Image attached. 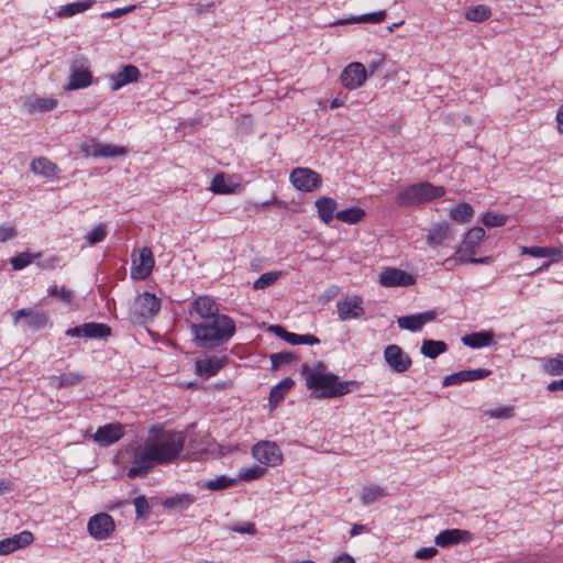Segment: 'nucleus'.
<instances>
[{
	"instance_id": "69168bd1",
	"label": "nucleus",
	"mask_w": 563,
	"mask_h": 563,
	"mask_svg": "<svg viewBox=\"0 0 563 563\" xmlns=\"http://www.w3.org/2000/svg\"><path fill=\"white\" fill-rule=\"evenodd\" d=\"M550 257L552 262H560L562 260V251L558 247H545L544 258Z\"/></svg>"
},
{
	"instance_id": "e433bc0d",
	"label": "nucleus",
	"mask_w": 563,
	"mask_h": 563,
	"mask_svg": "<svg viewBox=\"0 0 563 563\" xmlns=\"http://www.w3.org/2000/svg\"><path fill=\"white\" fill-rule=\"evenodd\" d=\"M365 211L360 207H351L335 213V218L344 223L356 224L365 217Z\"/></svg>"
},
{
	"instance_id": "393cba45",
	"label": "nucleus",
	"mask_w": 563,
	"mask_h": 563,
	"mask_svg": "<svg viewBox=\"0 0 563 563\" xmlns=\"http://www.w3.org/2000/svg\"><path fill=\"white\" fill-rule=\"evenodd\" d=\"M453 238L451 225L448 222L433 224L427 234V243L432 247L440 246Z\"/></svg>"
},
{
	"instance_id": "5fc2aeb1",
	"label": "nucleus",
	"mask_w": 563,
	"mask_h": 563,
	"mask_svg": "<svg viewBox=\"0 0 563 563\" xmlns=\"http://www.w3.org/2000/svg\"><path fill=\"white\" fill-rule=\"evenodd\" d=\"M49 294L52 296L60 298L65 302H70L73 298L71 290L67 289L65 286H54L49 288Z\"/></svg>"
},
{
	"instance_id": "6ab92c4d",
	"label": "nucleus",
	"mask_w": 563,
	"mask_h": 563,
	"mask_svg": "<svg viewBox=\"0 0 563 563\" xmlns=\"http://www.w3.org/2000/svg\"><path fill=\"white\" fill-rule=\"evenodd\" d=\"M490 374H492V372L487 368L464 369V371L453 373L451 375L445 376L442 380V385L444 387L460 385L464 382H474V380L486 378Z\"/></svg>"
},
{
	"instance_id": "e2e57ef3",
	"label": "nucleus",
	"mask_w": 563,
	"mask_h": 563,
	"mask_svg": "<svg viewBox=\"0 0 563 563\" xmlns=\"http://www.w3.org/2000/svg\"><path fill=\"white\" fill-rule=\"evenodd\" d=\"M135 9V5H128L124 8H118L113 11L104 12L102 14L103 18H120L126 13L132 12Z\"/></svg>"
},
{
	"instance_id": "4468645a",
	"label": "nucleus",
	"mask_w": 563,
	"mask_h": 563,
	"mask_svg": "<svg viewBox=\"0 0 563 563\" xmlns=\"http://www.w3.org/2000/svg\"><path fill=\"white\" fill-rule=\"evenodd\" d=\"M339 319L342 321L360 319L365 310L360 296H345L336 301Z\"/></svg>"
},
{
	"instance_id": "a19ab883",
	"label": "nucleus",
	"mask_w": 563,
	"mask_h": 563,
	"mask_svg": "<svg viewBox=\"0 0 563 563\" xmlns=\"http://www.w3.org/2000/svg\"><path fill=\"white\" fill-rule=\"evenodd\" d=\"M41 257V253H29L23 252L10 260L12 268L14 271H21L29 266L35 258Z\"/></svg>"
},
{
	"instance_id": "79ce46f5",
	"label": "nucleus",
	"mask_w": 563,
	"mask_h": 563,
	"mask_svg": "<svg viewBox=\"0 0 563 563\" xmlns=\"http://www.w3.org/2000/svg\"><path fill=\"white\" fill-rule=\"evenodd\" d=\"M56 104L57 101L54 98L36 97L29 102V108L31 111L46 112L53 110Z\"/></svg>"
},
{
	"instance_id": "72a5a7b5",
	"label": "nucleus",
	"mask_w": 563,
	"mask_h": 563,
	"mask_svg": "<svg viewBox=\"0 0 563 563\" xmlns=\"http://www.w3.org/2000/svg\"><path fill=\"white\" fill-rule=\"evenodd\" d=\"M31 169L33 173L44 177H54L57 174L58 167L46 157H37L32 161Z\"/></svg>"
},
{
	"instance_id": "c9c22d12",
	"label": "nucleus",
	"mask_w": 563,
	"mask_h": 563,
	"mask_svg": "<svg viewBox=\"0 0 563 563\" xmlns=\"http://www.w3.org/2000/svg\"><path fill=\"white\" fill-rule=\"evenodd\" d=\"M448 350L444 341L438 340H423L421 345V353L429 358H435Z\"/></svg>"
},
{
	"instance_id": "f257e3e1",
	"label": "nucleus",
	"mask_w": 563,
	"mask_h": 563,
	"mask_svg": "<svg viewBox=\"0 0 563 563\" xmlns=\"http://www.w3.org/2000/svg\"><path fill=\"white\" fill-rule=\"evenodd\" d=\"M186 442L183 432L163 430L151 435L132 456V466L128 477L134 479L147 475L155 465L168 464L181 453Z\"/></svg>"
},
{
	"instance_id": "4c0bfd02",
	"label": "nucleus",
	"mask_w": 563,
	"mask_h": 563,
	"mask_svg": "<svg viewBox=\"0 0 563 563\" xmlns=\"http://www.w3.org/2000/svg\"><path fill=\"white\" fill-rule=\"evenodd\" d=\"M385 18H386V12L384 10H382L378 12L366 13V14H362L358 16H354L349 20H339V21H335L333 24L339 25V24H345L349 22L377 24V23H382L385 20Z\"/></svg>"
},
{
	"instance_id": "6e6d98bb",
	"label": "nucleus",
	"mask_w": 563,
	"mask_h": 563,
	"mask_svg": "<svg viewBox=\"0 0 563 563\" xmlns=\"http://www.w3.org/2000/svg\"><path fill=\"white\" fill-rule=\"evenodd\" d=\"M20 549L13 537L0 541V555H7Z\"/></svg>"
},
{
	"instance_id": "412c9836",
	"label": "nucleus",
	"mask_w": 563,
	"mask_h": 563,
	"mask_svg": "<svg viewBox=\"0 0 563 563\" xmlns=\"http://www.w3.org/2000/svg\"><path fill=\"white\" fill-rule=\"evenodd\" d=\"M472 540V533L462 529H446L438 533L434 543L441 548H448L459 543H466Z\"/></svg>"
},
{
	"instance_id": "6e6552de",
	"label": "nucleus",
	"mask_w": 563,
	"mask_h": 563,
	"mask_svg": "<svg viewBox=\"0 0 563 563\" xmlns=\"http://www.w3.org/2000/svg\"><path fill=\"white\" fill-rule=\"evenodd\" d=\"M80 152L86 157L91 156L95 158H113L124 155L126 153V148L119 145L101 143L95 139H91L80 145Z\"/></svg>"
},
{
	"instance_id": "0eeeda50",
	"label": "nucleus",
	"mask_w": 563,
	"mask_h": 563,
	"mask_svg": "<svg viewBox=\"0 0 563 563\" xmlns=\"http://www.w3.org/2000/svg\"><path fill=\"white\" fill-rule=\"evenodd\" d=\"M220 314L219 305L209 296H199L189 303V323L205 322Z\"/></svg>"
},
{
	"instance_id": "39448f33",
	"label": "nucleus",
	"mask_w": 563,
	"mask_h": 563,
	"mask_svg": "<svg viewBox=\"0 0 563 563\" xmlns=\"http://www.w3.org/2000/svg\"><path fill=\"white\" fill-rule=\"evenodd\" d=\"M91 79L89 59L84 56L76 57L70 64L69 80L66 88L68 90L86 88L91 84Z\"/></svg>"
},
{
	"instance_id": "bb28decb",
	"label": "nucleus",
	"mask_w": 563,
	"mask_h": 563,
	"mask_svg": "<svg viewBox=\"0 0 563 563\" xmlns=\"http://www.w3.org/2000/svg\"><path fill=\"white\" fill-rule=\"evenodd\" d=\"M462 343L471 349H482L495 344L492 331H478L462 336Z\"/></svg>"
},
{
	"instance_id": "58836bf2",
	"label": "nucleus",
	"mask_w": 563,
	"mask_h": 563,
	"mask_svg": "<svg viewBox=\"0 0 563 563\" xmlns=\"http://www.w3.org/2000/svg\"><path fill=\"white\" fill-rule=\"evenodd\" d=\"M474 209L470 203L461 202L450 210V216L453 220L460 223L467 222L472 219Z\"/></svg>"
},
{
	"instance_id": "603ef678",
	"label": "nucleus",
	"mask_w": 563,
	"mask_h": 563,
	"mask_svg": "<svg viewBox=\"0 0 563 563\" xmlns=\"http://www.w3.org/2000/svg\"><path fill=\"white\" fill-rule=\"evenodd\" d=\"M18 235V230L14 225L3 223L0 225V243H5L13 240Z\"/></svg>"
},
{
	"instance_id": "de8ad7c7",
	"label": "nucleus",
	"mask_w": 563,
	"mask_h": 563,
	"mask_svg": "<svg viewBox=\"0 0 563 563\" xmlns=\"http://www.w3.org/2000/svg\"><path fill=\"white\" fill-rule=\"evenodd\" d=\"M296 361V356L289 352H280L271 355L272 366L277 369L284 364H290Z\"/></svg>"
},
{
	"instance_id": "a211bd4d",
	"label": "nucleus",
	"mask_w": 563,
	"mask_h": 563,
	"mask_svg": "<svg viewBox=\"0 0 563 563\" xmlns=\"http://www.w3.org/2000/svg\"><path fill=\"white\" fill-rule=\"evenodd\" d=\"M437 316L438 313L435 310H429L417 314L402 316L397 319V324L400 329L416 332L421 330L426 323L433 321Z\"/></svg>"
},
{
	"instance_id": "f8f14e48",
	"label": "nucleus",
	"mask_w": 563,
	"mask_h": 563,
	"mask_svg": "<svg viewBox=\"0 0 563 563\" xmlns=\"http://www.w3.org/2000/svg\"><path fill=\"white\" fill-rule=\"evenodd\" d=\"M70 338L106 339L111 334V328L106 323L86 322L66 330Z\"/></svg>"
},
{
	"instance_id": "338daca9",
	"label": "nucleus",
	"mask_w": 563,
	"mask_h": 563,
	"mask_svg": "<svg viewBox=\"0 0 563 563\" xmlns=\"http://www.w3.org/2000/svg\"><path fill=\"white\" fill-rule=\"evenodd\" d=\"M12 488H13V483L10 479L0 478V495L11 492Z\"/></svg>"
},
{
	"instance_id": "4d7b16f0",
	"label": "nucleus",
	"mask_w": 563,
	"mask_h": 563,
	"mask_svg": "<svg viewBox=\"0 0 563 563\" xmlns=\"http://www.w3.org/2000/svg\"><path fill=\"white\" fill-rule=\"evenodd\" d=\"M190 5L195 7V11L197 15L201 16L206 12L213 10L214 1L213 0H200L196 3L190 2Z\"/></svg>"
},
{
	"instance_id": "cd10ccee",
	"label": "nucleus",
	"mask_w": 563,
	"mask_h": 563,
	"mask_svg": "<svg viewBox=\"0 0 563 563\" xmlns=\"http://www.w3.org/2000/svg\"><path fill=\"white\" fill-rule=\"evenodd\" d=\"M485 238V230L481 227L472 228L463 240V243L459 250L460 253L473 255L475 254L476 247L479 245L482 240Z\"/></svg>"
},
{
	"instance_id": "a878e982",
	"label": "nucleus",
	"mask_w": 563,
	"mask_h": 563,
	"mask_svg": "<svg viewBox=\"0 0 563 563\" xmlns=\"http://www.w3.org/2000/svg\"><path fill=\"white\" fill-rule=\"evenodd\" d=\"M20 318H25L24 324L34 330L44 328L48 320L45 312L33 311L31 309L16 310L13 314L14 323H18Z\"/></svg>"
},
{
	"instance_id": "ea45409f",
	"label": "nucleus",
	"mask_w": 563,
	"mask_h": 563,
	"mask_svg": "<svg viewBox=\"0 0 563 563\" xmlns=\"http://www.w3.org/2000/svg\"><path fill=\"white\" fill-rule=\"evenodd\" d=\"M492 15V10L489 7L485 4H478L470 8L465 12V19L471 22L481 23L489 19Z\"/></svg>"
},
{
	"instance_id": "7c9ffc66",
	"label": "nucleus",
	"mask_w": 563,
	"mask_h": 563,
	"mask_svg": "<svg viewBox=\"0 0 563 563\" xmlns=\"http://www.w3.org/2000/svg\"><path fill=\"white\" fill-rule=\"evenodd\" d=\"M540 363L544 374L550 376L563 375V353H559L555 356L542 357Z\"/></svg>"
},
{
	"instance_id": "20e7f679",
	"label": "nucleus",
	"mask_w": 563,
	"mask_h": 563,
	"mask_svg": "<svg viewBox=\"0 0 563 563\" xmlns=\"http://www.w3.org/2000/svg\"><path fill=\"white\" fill-rule=\"evenodd\" d=\"M445 195L442 186L429 181H420L402 188L396 197L397 206L401 208L417 207Z\"/></svg>"
},
{
	"instance_id": "2f4dec72",
	"label": "nucleus",
	"mask_w": 563,
	"mask_h": 563,
	"mask_svg": "<svg viewBox=\"0 0 563 563\" xmlns=\"http://www.w3.org/2000/svg\"><path fill=\"white\" fill-rule=\"evenodd\" d=\"M93 0H81L67 3L58 8L56 15L62 19L74 16L88 10L93 4Z\"/></svg>"
},
{
	"instance_id": "2eb2a0df",
	"label": "nucleus",
	"mask_w": 563,
	"mask_h": 563,
	"mask_svg": "<svg viewBox=\"0 0 563 563\" xmlns=\"http://www.w3.org/2000/svg\"><path fill=\"white\" fill-rule=\"evenodd\" d=\"M342 85L349 89L354 90L364 85L367 79V71L362 63H350L341 73L340 76Z\"/></svg>"
},
{
	"instance_id": "774afa93",
	"label": "nucleus",
	"mask_w": 563,
	"mask_h": 563,
	"mask_svg": "<svg viewBox=\"0 0 563 563\" xmlns=\"http://www.w3.org/2000/svg\"><path fill=\"white\" fill-rule=\"evenodd\" d=\"M547 389L551 393L563 391V379L551 382Z\"/></svg>"
},
{
	"instance_id": "f03ea898",
	"label": "nucleus",
	"mask_w": 563,
	"mask_h": 563,
	"mask_svg": "<svg viewBox=\"0 0 563 563\" xmlns=\"http://www.w3.org/2000/svg\"><path fill=\"white\" fill-rule=\"evenodd\" d=\"M189 328L195 344L202 349H214L228 343L236 330L234 320L224 313L216 314L205 322L192 321Z\"/></svg>"
},
{
	"instance_id": "a18cd8bd",
	"label": "nucleus",
	"mask_w": 563,
	"mask_h": 563,
	"mask_svg": "<svg viewBox=\"0 0 563 563\" xmlns=\"http://www.w3.org/2000/svg\"><path fill=\"white\" fill-rule=\"evenodd\" d=\"M266 473V470L258 465H252L247 468H244L240 472V479L250 482L254 479L262 478Z\"/></svg>"
},
{
	"instance_id": "09e8293b",
	"label": "nucleus",
	"mask_w": 563,
	"mask_h": 563,
	"mask_svg": "<svg viewBox=\"0 0 563 563\" xmlns=\"http://www.w3.org/2000/svg\"><path fill=\"white\" fill-rule=\"evenodd\" d=\"M85 378L84 375L77 373H64L57 377L58 387H68L78 384Z\"/></svg>"
},
{
	"instance_id": "37998d69",
	"label": "nucleus",
	"mask_w": 563,
	"mask_h": 563,
	"mask_svg": "<svg viewBox=\"0 0 563 563\" xmlns=\"http://www.w3.org/2000/svg\"><path fill=\"white\" fill-rule=\"evenodd\" d=\"M507 220V216L489 211L483 216L482 222L487 228H499L504 227Z\"/></svg>"
},
{
	"instance_id": "49530a36",
	"label": "nucleus",
	"mask_w": 563,
	"mask_h": 563,
	"mask_svg": "<svg viewBox=\"0 0 563 563\" xmlns=\"http://www.w3.org/2000/svg\"><path fill=\"white\" fill-rule=\"evenodd\" d=\"M107 236V227L106 224H99L89 231L86 235V241L89 245H96L102 242Z\"/></svg>"
},
{
	"instance_id": "ddd939ff",
	"label": "nucleus",
	"mask_w": 563,
	"mask_h": 563,
	"mask_svg": "<svg viewBox=\"0 0 563 563\" xmlns=\"http://www.w3.org/2000/svg\"><path fill=\"white\" fill-rule=\"evenodd\" d=\"M384 360L395 373H405L412 364L411 357L397 344H389L384 350Z\"/></svg>"
},
{
	"instance_id": "864d4df0",
	"label": "nucleus",
	"mask_w": 563,
	"mask_h": 563,
	"mask_svg": "<svg viewBox=\"0 0 563 563\" xmlns=\"http://www.w3.org/2000/svg\"><path fill=\"white\" fill-rule=\"evenodd\" d=\"M135 512L139 518L145 517L150 511V505L145 496H139L133 500Z\"/></svg>"
},
{
	"instance_id": "f3484780",
	"label": "nucleus",
	"mask_w": 563,
	"mask_h": 563,
	"mask_svg": "<svg viewBox=\"0 0 563 563\" xmlns=\"http://www.w3.org/2000/svg\"><path fill=\"white\" fill-rule=\"evenodd\" d=\"M132 277L135 279H146L154 268L153 252L150 247L144 246L140 250L139 256L132 260Z\"/></svg>"
},
{
	"instance_id": "aec40b11",
	"label": "nucleus",
	"mask_w": 563,
	"mask_h": 563,
	"mask_svg": "<svg viewBox=\"0 0 563 563\" xmlns=\"http://www.w3.org/2000/svg\"><path fill=\"white\" fill-rule=\"evenodd\" d=\"M124 435L121 423H108L99 427L93 433L92 439L101 446H108L119 441Z\"/></svg>"
},
{
	"instance_id": "0e129e2a",
	"label": "nucleus",
	"mask_w": 563,
	"mask_h": 563,
	"mask_svg": "<svg viewBox=\"0 0 563 563\" xmlns=\"http://www.w3.org/2000/svg\"><path fill=\"white\" fill-rule=\"evenodd\" d=\"M438 550L433 547L422 548L416 552V558L420 560H429L437 555Z\"/></svg>"
},
{
	"instance_id": "c85d7f7f",
	"label": "nucleus",
	"mask_w": 563,
	"mask_h": 563,
	"mask_svg": "<svg viewBox=\"0 0 563 563\" xmlns=\"http://www.w3.org/2000/svg\"><path fill=\"white\" fill-rule=\"evenodd\" d=\"M387 493L384 487L377 484H367L362 487L360 500L363 506H369L384 497Z\"/></svg>"
},
{
	"instance_id": "473e14b6",
	"label": "nucleus",
	"mask_w": 563,
	"mask_h": 563,
	"mask_svg": "<svg viewBox=\"0 0 563 563\" xmlns=\"http://www.w3.org/2000/svg\"><path fill=\"white\" fill-rule=\"evenodd\" d=\"M238 483L235 478L228 477L225 475L217 476L212 479H201L198 482V486L209 490H223L234 486Z\"/></svg>"
},
{
	"instance_id": "052dcab7",
	"label": "nucleus",
	"mask_w": 563,
	"mask_h": 563,
	"mask_svg": "<svg viewBox=\"0 0 563 563\" xmlns=\"http://www.w3.org/2000/svg\"><path fill=\"white\" fill-rule=\"evenodd\" d=\"M489 416L496 419H509L514 416V410L510 407H501L490 410Z\"/></svg>"
},
{
	"instance_id": "423d86ee",
	"label": "nucleus",
	"mask_w": 563,
	"mask_h": 563,
	"mask_svg": "<svg viewBox=\"0 0 563 563\" xmlns=\"http://www.w3.org/2000/svg\"><path fill=\"white\" fill-rule=\"evenodd\" d=\"M289 180L297 190L303 192H312L322 185L321 175L308 167L295 168L289 175Z\"/></svg>"
},
{
	"instance_id": "c03bdc74",
	"label": "nucleus",
	"mask_w": 563,
	"mask_h": 563,
	"mask_svg": "<svg viewBox=\"0 0 563 563\" xmlns=\"http://www.w3.org/2000/svg\"><path fill=\"white\" fill-rule=\"evenodd\" d=\"M210 189L214 194H231L233 188L228 184V180L223 174H217L212 181Z\"/></svg>"
},
{
	"instance_id": "5701e85b",
	"label": "nucleus",
	"mask_w": 563,
	"mask_h": 563,
	"mask_svg": "<svg viewBox=\"0 0 563 563\" xmlns=\"http://www.w3.org/2000/svg\"><path fill=\"white\" fill-rule=\"evenodd\" d=\"M140 70L134 65H125L122 70L110 77V87L112 91H117L122 87L137 81Z\"/></svg>"
},
{
	"instance_id": "680f3d73",
	"label": "nucleus",
	"mask_w": 563,
	"mask_h": 563,
	"mask_svg": "<svg viewBox=\"0 0 563 563\" xmlns=\"http://www.w3.org/2000/svg\"><path fill=\"white\" fill-rule=\"evenodd\" d=\"M231 530L241 534L247 533V534H254L256 532L254 523L251 522H243L238 523L231 527Z\"/></svg>"
},
{
	"instance_id": "9d476101",
	"label": "nucleus",
	"mask_w": 563,
	"mask_h": 563,
	"mask_svg": "<svg viewBox=\"0 0 563 563\" xmlns=\"http://www.w3.org/2000/svg\"><path fill=\"white\" fill-rule=\"evenodd\" d=\"M161 310V300L148 291L140 294L133 303V314L139 319L155 317Z\"/></svg>"
},
{
	"instance_id": "8fccbe9b",
	"label": "nucleus",
	"mask_w": 563,
	"mask_h": 563,
	"mask_svg": "<svg viewBox=\"0 0 563 563\" xmlns=\"http://www.w3.org/2000/svg\"><path fill=\"white\" fill-rule=\"evenodd\" d=\"M194 503V498L190 495H177L166 500L165 505L168 507H180L186 508Z\"/></svg>"
},
{
	"instance_id": "bf43d9fd",
	"label": "nucleus",
	"mask_w": 563,
	"mask_h": 563,
	"mask_svg": "<svg viewBox=\"0 0 563 563\" xmlns=\"http://www.w3.org/2000/svg\"><path fill=\"white\" fill-rule=\"evenodd\" d=\"M13 538L15 539L20 549L31 544L34 540L32 532L26 530L14 534Z\"/></svg>"
},
{
	"instance_id": "1a4fd4ad",
	"label": "nucleus",
	"mask_w": 563,
	"mask_h": 563,
	"mask_svg": "<svg viewBox=\"0 0 563 563\" xmlns=\"http://www.w3.org/2000/svg\"><path fill=\"white\" fill-rule=\"evenodd\" d=\"M253 457L263 465L275 467L282 464L283 453L275 442L261 441L252 449Z\"/></svg>"
},
{
	"instance_id": "4be33fe9",
	"label": "nucleus",
	"mask_w": 563,
	"mask_h": 563,
	"mask_svg": "<svg viewBox=\"0 0 563 563\" xmlns=\"http://www.w3.org/2000/svg\"><path fill=\"white\" fill-rule=\"evenodd\" d=\"M228 362L227 356H210L196 361V373L203 378H210L219 373V371Z\"/></svg>"
},
{
	"instance_id": "b1692460",
	"label": "nucleus",
	"mask_w": 563,
	"mask_h": 563,
	"mask_svg": "<svg viewBox=\"0 0 563 563\" xmlns=\"http://www.w3.org/2000/svg\"><path fill=\"white\" fill-rule=\"evenodd\" d=\"M272 332H274L278 338L284 341L297 345V344H308L316 345L320 343V340L312 334H297L294 332H288L282 325H272L269 328Z\"/></svg>"
},
{
	"instance_id": "dca6fc26",
	"label": "nucleus",
	"mask_w": 563,
	"mask_h": 563,
	"mask_svg": "<svg viewBox=\"0 0 563 563\" xmlns=\"http://www.w3.org/2000/svg\"><path fill=\"white\" fill-rule=\"evenodd\" d=\"M379 284L383 287H408L416 283V278L399 268L387 267L380 274L378 278Z\"/></svg>"
},
{
	"instance_id": "13d9d810",
	"label": "nucleus",
	"mask_w": 563,
	"mask_h": 563,
	"mask_svg": "<svg viewBox=\"0 0 563 563\" xmlns=\"http://www.w3.org/2000/svg\"><path fill=\"white\" fill-rule=\"evenodd\" d=\"M544 246H520V254L544 258Z\"/></svg>"
},
{
	"instance_id": "3c124183",
	"label": "nucleus",
	"mask_w": 563,
	"mask_h": 563,
	"mask_svg": "<svg viewBox=\"0 0 563 563\" xmlns=\"http://www.w3.org/2000/svg\"><path fill=\"white\" fill-rule=\"evenodd\" d=\"M278 273H265L262 274L258 279L254 283L255 289H265L273 285L278 279Z\"/></svg>"
},
{
	"instance_id": "f704fd0d",
	"label": "nucleus",
	"mask_w": 563,
	"mask_h": 563,
	"mask_svg": "<svg viewBox=\"0 0 563 563\" xmlns=\"http://www.w3.org/2000/svg\"><path fill=\"white\" fill-rule=\"evenodd\" d=\"M295 385V382L290 378H284L276 386H274L269 394V404L277 406L282 400H284L285 395L291 387Z\"/></svg>"
},
{
	"instance_id": "7ed1b4c3",
	"label": "nucleus",
	"mask_w": 563,
	"mask_h": 563,
	"mask_svg": "<svg viewBox=\"0 0 563 563\" xmlns=\"http://www.w3.org/2000/svg\"><path fill=\"white\" fill-rule=\"evenodd\" d=\"M306 373V385L313 390L317 398H336L352 393L358 387L356 380H340L339 376L332 373H323V365L319 364L312 369L303 366Z\"/></svg>"
},
{
	"instance_id": "c756f323",
	"label": "nucleus",
	"mask_w": 563,
	"mask_h": 563,
	"mask_svg": "<svg viewBox=\"0 0 563 563\" xmlns=\"http://www.w3.org/2000/svg\"><path fill=\"white\" fill-rule=\"evenodd\" d=\"M314 205L321 221L329 224L335 217L336 201L330 197H320Z\"/></svg>"
},
{
	"instance_id": "9b49d317",
	"label": "nucleus",
	"mask_w": 563,
	"mask_h": 563,
	"mask_svg": "<svg viewBox=\"0 0 563 563\" xmlns=\"http://www.w3.org/2000/svg\"><path fill=\"white\" fill-rule=\"evenodd\" d=\"M115 525L113 518L106 512L92 516L87 523L89 534L99 541L108 539L113 533Z\"/></svg>"
}]
</instances>
